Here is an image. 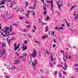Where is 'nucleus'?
Here are the masks:
<instances>
[{"label": "nucleus", "mask_w": 78, "mask_h": 78, "mask_svg": "<svg viewBox=\"0 0 78 78\" xmlns=\"http://www.w3.org/2000/svg\"><path fill=\"white\" fill-rule=\"evenodd\" d=\"M4 29L5 30H3L2 31L3 33H5V34H3V32H1V34H2L3 37H6V36H8V34H9V32L8 31H9V28L8 27H5Z\"/></svg>", "instance_id": "nucleus-1"}, {"label": "nucleus", "mask_w": 78, "mask_h": 78, "mask_svg": "<svg viewBox=\"0 0 78 78\" xmlns=\"http://www.w3.org/2000/svg\"><path fill=\"white\" fill-rule=\"evenodd\" d=\"M37 54V51L36 50V49H34L33 51V52L32 53V55H30V57H32L33 58H36V54Z\"/></svg>", "instance_id": "nucleus-2"}, {"label": "nucleus", "mask_w": 78, "mask_h": 78, "mask_svg": "<svg viewBox=\"0 0 78 78\" xmlns=\"http://www.w3.org/2000/svg\"><path fill=\"white\" fill-rule=\"evenodd\" d=\"M43 9L45 11L44 12V15H45L47 14V10H46V7L45 6H43Z\"/></svg>", "instance_id": "nucleus-3"}, {"label": "nucleus", "mask_w": 78, "mask_h": 78, "mask_svg": "<svg viewBox=\"0 0 78 78\" xmlns=\"http://www.w3.org/2000/svg\"><path fill=\"white\" fill-rule=\"evenodd\" d=\"M22 48H23V50H27L28 48V47L27 46H24V44L23 45V47H21Z\"/></svg>", "instance_id": "nucleus-4"}, {"label": "nucleus", "mask_w": 78, "mask_h": 78, "mask_svg": "<svg viewBox=\"0 0 78 78\" xmlns=\"http://www.w3.org/2000/svg\"><path fill=\"white\" fill-rule=\"evenodd\" d=\"M20 46V44H19L17 46L15 47L14 50H15V51L16 50H17V49L19 48V47Z\"/></svg>", "instance_id": "nucleus-5"}, {"label": "nucleus", "mask_w": 78, "mask_h": 78, "mask_svg": "<svg viewBox=\"0 0 78 78\" xmlns=\"http://www.w3.org/2000/svg\"><path fill=\"white\" fill-rule=\"evenodd\" d=\"M5 3V0H2L1 3H0V5H4Z\"/></svg>", "instance_id": "nucleus-6"}, {"label": "nucleus", "mask_w": 78, "mask_h": 78, "mask_svg": "<svg viewBox=\"0 0 78 78\" xmlns=\"http://www.w3.org/2000/svg\"><path fill=\"white\" fill-rule=\"evenodd\" d=\"M59 2H58L57 3V5H58V7L59 8V9L61 10V6L62 4L59 5Z\"/></svg>", "instance_id": "nucleus-7"}, {"label": "nucleus", "mask_w": 78, "mask_h": 78, "mask_svg": "<svg viewBox=\"0 0 78 78\" xmlns=\"http://www.w3.org/2000/svg\"><path fill=\"white\" fill-rule=\"evenodd\" d=\"M48 37V36L47 35H44L42 37V38L43 39H45L46 37Z\"/></svg>", "instance_id": "nucleus-8"}, {"label": "nucleus", "mask_w": 78, "mask_h": 78, "mask_svg": "<svg viewBox=\"0 0 78 78\" xmlns=\"http://www.w3.org/2000/svg\"><path fill=\"white\" fill-rule=\"evenodd\" d=\"M2 45L3 47H6V43L3 42L2 44Z\"/></svg>", "instance_id": "nucleus-9"}, {"label": "nucleus", "mask_w": 78, "mask_h": 78, "mask_svg": "<svg viewBox=\"0 0 78 78\" xmlns=\"http://www.w3.org/2000/svg\"><path fill=\"white\" fill-rule=\"evenodd\" d=\"M51 62H52V61L54 60L53 58V56H52V55L51 54Z\"/></svg>", "instance_id": "nucleus-10"}, {"label": "nucleus", "mask_w": 78, "mask_h": 78, "mask_svg": "<svg viewBox=\"0 0 78 78\" xmlns=\"http://www.w3.org/2000/svg\"><path fill=\"white\" fill-rule=\"evenodd\" d=\"M75 7H76V5H73V6H72L71 8L70 9V10L72 11V9H73V8H75Z\"/></svg>", "instance_id": "nucleus-11"}, {"label": "nucleus", "mask_w": 78, "mask_h": 78, "mask_svg": "<svg viewBox=\"0 0 78 78\" xmlns=\"http://www.w3.org/2000/svg\"><path fill=\"white\" fill-rule=\"evenodd\" d=\"M61 53H63V56L64 57V58H65V57H64V56H65V55H64V51L63 50H62L61 51Z\"/></svg>", "instance_id": "nucleus-12"}, {"label": "nucleus", "mask_w": 78, "mask_h": 78, "mask_svg": "<svg viewBox=\"0 0 78 78\" xmlns=\"http://www.w3.org/2000/svg\"><path fill=\"white\" fill-rule=\"evenodd\" d=\"M49 19H50V18H49V16H48L47 15V17L46 18V20H48Z\"/></svg>", "instance_id": "nucleus-13"}, {"label": "nucleus", "mask_w": 78, "mask_h": 78, "mask_svg": "<svg viewBox=\"0 0 78 78\" xmlns=\"http://www.w3.org/2000/svg\"><path fill=\"white\" fill-rule=\"evenodd\" d=\"M41 1H42L43 5H45V6H48V5H47V4H46L44 3V0H41Z\"/></svg>", "instance_id": "nucleus-14"}, {"label": "nucleus", "mask_w": 78, "mask_h": 78, "mask_svg": "<svg viewBox=\"0 0 78 78\" xmlns=\"http://www.w3.org/2000/svg\"><path fill=\"white\" fill-rule=\"evenodd\" d=\"M48 26H46V29L45 30V32H47V31H48Z\"/></svg>", "instance_id": "nucleus-15"}, {"label": "nucleus", "mask_w": 78, "mask_h": 78, "mask_svg": "<svg viewBox=\"0 0 78 78\" xmlns=\"http://www.w3.org/2000/svg\"><path fill=\"white\" fill-rule=\"evenodd\" d=\"M51 10H53V4H52V3L51 2Z\"/></svg>", "instance_id": "nucleus-16"}, {"label": "nucleus", "mask_w": 78, "mask_h": 78, "mask_svg": "<svg viewBox=\"0 0 78 78\" xmlns=\"http://www.w3.org/2000/svg\"><path fill=\"white\" fill-rule=\"evenodd\" d=\"M35 64L33 62H32V66H33V67H35Z\"/></svg>", "instance_id": "nucleus-17"}, {"label": "nucleus", "mask_w": 78, "mask_h": 78, "mask_svg": "<svg viewBox=\"0 0 78 78\" xmlns=\"http://www.w3.org/2000/svg\"><path fill=\"white\" fill-rule=\"evenodd\" d=\"M64 69H67V66L66 64H64Z\"/></svg>", "instance_id": "nucleus-18"}, {"label": "nucleus", "mask_w": 78, "mask_h": 78, "mask_svg": "<svg viewBox=\"0 0 78 78\" xmlns=\"http://www.w3.org/2000/svg\"><path fill=\"white\" fill-rule=\"evenodd\" d=\"M30 12H31V11H30V10H28L27 11V13L28 15H30Z\"/></svg>", "instance_id": "nucleus-19"}, {"label": "nucleus", "mask_w": 78, "mask_h": 78, "mask_svg": "<svg viewBox=\"0 0 78 78\" xmlns=\"http://www.w3.org/2000/svg\"><path fill=\"white\" fill-rule=\"evenodd\" d=\"M0 55L3 56V52H2V51H0Z\"/></svg>", "instance_id": "nucleus-20"}, {"label": "nucleus", "mask_w": 78, "mask_h": 78, "mask_svg": "<svg viewBox=\"0 0 78 78\" xmlns=\"http://www.w3.org/2000/svg\"><path fill=\"white\" fill-rule=\"evenodd\" d=\"M12 26H11L10 27V31L11 32L12 31Z\"/></svg>", "instance_id": "nucleus-21"}, {"label": "nucleus", "mask_w": 78, "mask_h": 78, "mask_svg": "<svg viewBox=\"0 0 78 78\" xmlns=\"http://www.w3.org/2000/svg\"><path fill=\"white\" fill-rule=\"evenodd\" d=\"M54 34H55V32H53L51 34V35L53 36H55V35H54Z\"/></svg>", "instance_id": "nucleus-22"}, {"label": "nucleus", "mask_w": 78, "mask_h": 78, "mask_svg": "<svg viewBox=\"0 0 78 78\" xmlns=\"http://www.w3.org/2000/svg\"><path fill=\"white\" fill-rule=\"evenodd\" d=\"M25 27H27V28H30V25H29V26H27V25H25Z\"/></svg>", "instance_id": "nucleus-23"}, {"label": "nucleus", "mask_w": 78, "mask_h": 78, "mask_svg": "<svg viewBox=\"0 0 78 78\" xmlns=\"http://www.w3.org/2000/svg\"><path fill=\"white\" fill-rule=\"evenodd\" d=\"M49 64H50V66H51V67H53V65L52 64V63H51V62H49Z\"/></svg>", "instance_id": "nucleus-24"}, {"label": "nucleus", "mask_w": 78, "mask_h": 78, "mask_svg": "<svg viewBox=\"0 0 78 78\" xmlns=\"http://www.w3.org/2000/svg\"><path fill=\"white\" fill-rule=\"evenodd\" d=\"M59 75L61 78L62 77V74L60 73H59Z\"/></svg>", "instance_id": "nucleus-25"}, {"label": "nucleus", "mask_w": 78, "mask_h": 78, "mask_svg": "<svg viewBox=\"0 0 78 78\" xmlns=\"http://www.w3.org/2000/svg\"><path fill=\"white\" fill-rule=\"evenodd\" d=\"M48 2L49 3H50V4H51V2L53 5V0H51V2L49 1Z\"/></svg>", "instance_id": "nucleus-26"}, {"label": "nucleus", "mask_w": 78, "mask_h": 78, "mask_svg": "<svg viewBox=\"0 0 78 78\" xmlns=\"http://www.w3.org/2000/svg\"><path fill=\"white\" fill-rule=\"evenodd\" d=\"M33 27L35 29V30H36V29L37 28V27H36V26H33Z\"/></svg>", "instance_id": "nucleus-27"}, {"label": "nucleus", "mask_w": 78, "mask_h": 78, "mask_svg": "<svg viewBox=\"0 0 78 78\" xmlns=\"http://www.w3.org/2000/svg\"><path fill=\"white\" fill-rule=\"evenodd\" d=\"M2 48H3V51L2 52H3V53H4V52H5V49H4V48H3V47H2Z\"/></svg>", "instance_id": "nucleus-28"}, {"label": "nucleus", "mask_w": 78, "mask_h": 78, "mask_svg": "<svg viewBox=\"0 0 78 78\" xmlns=\"http://www.w3.org/2000/svg\"><path fill=\"white\" fill-rule=\"evenodd\" d=\"M54 74L55 75H56L58 74V71H55L54 73Z\"/></svg>", "instance_id": "nucleus-29"}, {"label": "nucleus", "mask_w": 78, "mask_h": 78, "mask_svg": "<svg viewBox=\"0 0 78 78\" xmlns=\"http://www.w3.org/2000/svg\"><path fill=\"white\" fill-rule=\"evenodd\" d=\"M53 41L55 43H56V40L54 39L53 40Z\"/></svg>", "instance_id": "nucleus-30"}, {"label": "nucleus", "mask_w": 78, "mask_h": 78, "mask_svg": "<svg viewBox=\"0 0 78 78\" xmlns=\"http://www.w3.org/2000/svg\"><path fill=\"white\" fill-rule=\"evenodd\" d=\"M35 61V64H37V60H34Z\"/></svg>", "instance_id": "nucleus-31"}, {"label": "nucleus", "mask_w": 78, "mask_h": 78, "mask_svg": "<svg viewBox=\"0 0 78 78\" xmlns=\"http://www.w3.org/2000/svg\"><path fill=\"white\" fill-rule=\"evenodd\" d=\"M14 62H19V60H14Z\"/></svg>", "instance_id": "nucleus-32"}, {"label": "nucleus", "mask_w": 78, "mask_h": 78, "mask_svg": "<svg viewBox=\"0 0 78 78\" xmlns=\"http://www.w3.org/2000/svg\"><path fill=\"white\" fill-rule=\"evenodd\" d=\"M19 19L20 20L23 19V17H19Z\"/></svg>", "instance_id": "nucleus-33"}, {"label": "nucleus", "mask_w": 78, "mask_h": 78, "mask_svg": "<svg viewBox=\"0 0 78 78\" xmlns=\"http://www.w3.org/2000/svg\"><path fill=\"white\" fill-rule=\"evenodd\" d=\"M1 16L2 17H3V18H5V15H1Z\"/></svg>", "instance_id": "nucleus-34"}, {"label": "nucleus", "mask_w": 78, "mask_h": 78, "mask_svg": "<svg viewBox=\"0 0 78 78\" xmlns=\"http://www.w3.org/2000/svg\"><path fill=\"white\" fill-rule=\"evenodd\" d=\"M15 54L16 55H17L18 56H19V54H17V53L16 52L15 53Z\"/></svg>", "instance_id": "nucleus-35"}, {"label": "nucleus", "mask_w": 78, "mask_h": 78, "mask_svg": "<svg viewBox=\"0 0 78 78\" xmlns=\"http://www.w3.org/2000/svg\"><path fill=\"white\" fill-rule=\"evenodd\" d=\"M28 2H26V6H28Z\"/></svg>", "instance_id": "nucleus-36"}, {"label": "nucleus", "mask_w": 78, "mask_h": 78, "mask_svg": "<svg viewBox=\"0 0 78 78\" xmlns=\"http://www.w3.org/2000/svg\"><path fill=\"white\" fill-rule=\"evenodd\" d=\"M41 23L42 25H47V23Z\"/></svg>", "instance_id": "nucleus-37"}, {"label": "nucleus", "mask_w": 78, "mask_h": 78, "mask_svg": "<svg viewBox=\"0 0 78 78\" xmlns=\"http://www.w3.org/2000/svg\"><path fill=\"white\" fill-rule=\"evenodd\" d=\"M55 30H58V27H55Z\"/></svg>", "instance_id": "nucleus-38"}, {"label": "nucleus", "mask_w": 78, "mask_h": 78, "mask_svg": "<svg viewBox=\"0 0 78 78\" xmlns=\"http://www.w3.org/2000/svg\"><path fill=\"white\" fill-rule=\"evenodd\" d=\"M59 29L60 30H63V27H59Z\"/></svg>", "instance_id": "nucleus-39"}, {"label": "nucleus", "mask_w": 78, "mask_h": 78, "mask_svg": "<svg viewBox=\"0 0 78 78\" xmlns=\"http://www.w3.org/2000/svg\"><path fill=\"white\" fill-rule=\"evenodd\" d=\"M72 58V56H71V55H69V57H68V59H71Z\"/></svg>", "instance_id": "nucleus-40"}, {"label": "nucleus", "mask_w": 78, "mask_h": 78, "mask_svg": "<svg viewBox=\"0 0 78 78\" xmlns=\"http://www.w3.org/2000/svg\"><path fill=\"white\" fill-rule=\"evenodd\" d=\"M46 51L47 54L48 55H50V53H49V52H48V51H47V50H46Z\"/></svg>", "instance_id": "nucleus-41"}, {"label": "nucleus", "mask_w": 78, "mask_h": 78, "mask_svg": "<svg viewBox=\"0 0 78 78\" xmlns=\"http://www.w3.org/2000/svg\"><path fill=\"white\" fill-rule=\"evenodd\" d=\"M66 25L68 27H69V26H70V24L69 23H68L67 24H66Z\"/></svg>", "instance_id": "nucleus-42"}, {"label": "nucleus", "mask_w": 78, "mask_h": 78, "mask_svg": "<svg viewBox=\"0 0 78 78\" xmlns=\"http://www.w3.org/2000/svg\"><path fill=\"white\" fill-rule=\"evenodd\" d=\"M12 70L13 69H16V66H14V67H13V68H12Z\"/></svg>", "instance_id": "nucleus-43"}, {"label": "nucleus", "mask_w": 78, "mask_h": 78, "mask_svg": "<svg viewBox=\"0 0 78 78\" xmlns=\"http://www.w3.org/2000/svg\"><path fill=\"white\" fill-rule=\"evenodd\" d=\"M23 55H24V56L26 57V56H27V54L26 53H25V54H23Z\"/></svg>", "instance_id": "nucleus-44"}, {"label": "nucleus", "mask_w": 78, "mask_h": 78, "mask_svg": "<svg viewBox=\"0 0 78 78\" xmlns=\"http://www.w3.org/2000/svg\"><path fill=\"white\" fill-rule=\"evenodd\" d=\"M66 59H69V55H66Z\"/></svg>", "instance_id": "nucleus-45"}, {"label": "nucleus", "mask_w": 78, "mask_h": 78, "mask_svg": "<svg viewBox=\"0 0 78 78\" xmlns=\"http://www.w3.org/2000/svg\"><path fill=\"white\" fill-rule=\"evenodd\" d=\"M28 37H31H31H32L31 36H30V34H28Z\"/></svg>", "instance_id": "nucleus-46"}, {"label": "nucleus", "mask_w": 78, "mask_h": 78, "mask_svg": "<svg viewBox=\"0 0 78 78\" xmlns=\"http://www.w3.org/2000/svg\"><path fill=\"white\" fill-rule=\"evenodd\" d=\"M18 64V62H16V63H13V64H15V65H16V64Z\"/></svg>", "instance_id": "nucleus-47"}, {"label": "nucleus", "mask_w": 78, "mask_h": 78, "mask_svg": "<svg viewBox=\"0 0 78 78\" xmlns=\"http://www.w3.org/2000/svg\"><path fill=\"white\" fill-rule=\"evenodd\" d=\"M11 41V40H9V45H10V42Z\"/></svg>", "instance_id": "nucleus-48"}, {"label": "nucleus", "mask_w": 78, "mask_h": 78, "mask_svg": "<svg viewBox=\"0 0 78 78\" xmlns=\"http://www.w3.org/2000/svg\"><path fill=\"white\" fill-rule=\"evenodd\" d=\"M58 67H62V68H63V66H60V65H58Z\"/></svg>", "instance_id": "nucleus-49"}, {"label": "nucleus", "mask_w": 78, "mask_h": 78, "mask_svg": "<svg viewBox=\"0 0 78 78\" xmlns=\"http://www.w3.org/2000/svg\"><path fill=\"white\" fill-rule=\"evenodd\" d=\"M25 23H27V24H29V23H30V22H25Z\"/></svg>", "instance_id": "nucleus-50"}, {"label": "nucleus", "mask_w": 78, "mask_h": 78, "mask_svg": "<svg viewBox=\"0 0 78 78\" xmlns=\"http://www.w3.org/2000/svg\"><path fill=\"white\" fill-rule=\"evenodd\" d=\"M56 47V44H54L53 45V47Z\"/></svg>", "instance_id": "nucleus-51"}, {"label": "nucleus", "mask_w": 78, "mask_h": 78, "mask_svg": "<svg viewBox=\"0 0 78 78\" xmlns=\"http://www.w3.org/2000/svg\"><path fill=\"white\" fill-rule=\"evenodd\" d=\"M33 16H35V12H33Z\"/></svg>", "instance_id": "nucleus-52"}, {"label": "nucleus", "mask_w": 78, "mask_h": 78, "mask_svg": "<svg viewBox=\"0 0 78 78\" xmlns=\"http://www.w3.org/2000/svg\"><path fill=\"white\" fill-rule=\"evenodd\" d=\"M12 25H15V26H17V24H12Z\"/></svg>", "instance_id": "nucleus-53"}, {"label": "nucleus", "mask_w": 78, "mask_h": 78, "mask_svg": "<svg viewBox=\"0 0 78 78\" xmlns=\"http://www.w3.org/2000/svg\"><path fill=\"white\" fill-rule=\"evenodd\" d=\"M61 26H62V27H64V24H62Z\"/></svg>", "instance_id": "nucleus-54"}, {"label": "nucleus", "mask_w": 78, "mask_h": 78, "mask_svg": "<svg viewBox=\"0 0 78 78\" xmlns=\"http://www.w3.org/2000/svg\"><path fill=\"white\" fill-rule=\"evenodd\" d=\"M26 16L27 17H28V14H26Z\"/></svg>", "instance_id": "nucleus-55"}, {"label": "nucleus", "mask_w": 78, "mask_h": 78, "mask_svg": "<svg viewBox=\"0 0 78 78\" xmlns=\"http://www.w3.org/2000/svg\"><path fill=\"white\" fill-rule=\"evenodd\" d=\"M75 69H76V70H78V71H76L77 72H78V68H75Z\"/></svg>", "instance_id": "nucleus-56"}, {"label": "nucleus", "mask_w": 78, "mask_h": 78, "mask_svg": "<svg viewBox=\"0 0 78 78\" xmlns=\"http://www.w3.org/2000/svg\"><path fill=\"white\" fill-rule=\"evenodd\" d=\"M27 40L25 41H24L25 44H26V43H27Z\"/></svg>", "instance_id": "nucleus-57"}, {"label": "nucleus", "mask_w": 78, "mask_h": 78, "mask_svg": "<svg viewBox=\"0 0 78 78\" xmlns=\"http://www.w3.org/2000/svg\"><path fill=\"white\" fill-rule=\"evenodd\" d=\"M63 73H64L65 74H66V72L64 71L63 72Z\"/></svg>", "instance_id": "nucleus-58"}, {"label": "nucleus", "mask_w": 78, "mask_h": 78, "mask_svg": "<svg viewBox=\"0 0 78 78\" xmlns=\"http://www.w3.org/2000/svg\"><path fill=\"white\" fill-rule=\"evenodd\" d=\"M75 17H78V14H76V16H75Z\"/></svg>", "instance_id": "nucleus-59"}, {"label": "nucleus", "mask_w": 78, "mask_h": 78, "mask_svg": "<svg viewBox=\"0 0 78 78\" xmlns=\"http://www.w3.org/2000/svg\"><path fill=\"white\" fill-rule=\"evenodd\" d=\"M16 44L15 43V44H14V47H16Z\"/></svg>", "instance_id": "nucleus-60"}, {"label": "nucleus", "mask_w": 78, "mask_h": 78, "mask_svg": "<svg viewBox=\"0 0 78 78\" xmlns=\"http://www.w3.org/2000/svg\"><path fill=\"white\" fill-rule=\"evenodd\" d=\"M40 70L41 72H43V73L44 72H43V71L41 69H40Z\"/></svg>", "instance_id": "nucleus-61"}, {"label": "nucleus", "mask_w": 78, "mask_h": 78, "mask_svg": "<svg viewBox=\"0 0 78 78\" xmlns=\"http://www.w3.org/2000/svg\"><path fill=\"white\" fill-rule=\"evenodd\" d=\"M35 42H36V43H39L38 41H35Z\"/></svg>", "instance_id": "nucleus-62"}, {"label": "nucleus", "mask_w": 78, "mask_h": 78, "mask_svg": "<svg viewBox=\"0 0 78 78\" xmlns=\"http://www.w3.org/2000/svg\"><path fill=\"white\" fill-rule=\"evenodd\" d=\"M5 77L6 78H9V77H8V76H6Z\"/></svg>", "instance_id": "nucleus-63"}, {"label": "nucleus", "mask_w": 78, "mask_h": 78, "mask_svg": "<svg viewBox=\"0 0 78 78\" xmlns=\"http://www.w3.org/2000/svg\"><path fill=\"white\" fill-rule=\"evenodd\" d=\"M41 78H44V77H43V76H41Z\"/></svg>", "instance_id": "nucleus-64"}]
</instances>
